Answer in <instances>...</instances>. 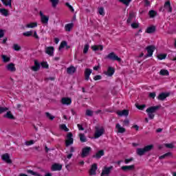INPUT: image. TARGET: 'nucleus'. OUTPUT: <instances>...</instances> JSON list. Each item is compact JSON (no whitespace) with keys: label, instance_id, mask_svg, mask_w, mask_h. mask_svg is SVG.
Masks as SVG:
<instances>
[{"label":"nucleus","instance_id":"a19ab883","mask_svg":"<svg viewBox=\"0 0 176 176\" xmlns=\"http://www.w3.org/2000/svg\"><path fill=\"white\" fill-rule=\"evenodd\" d=\"M98 12L100 16H105V12L104 11V7H100L98 8Z\"/></svg>","mask_w":176,"mask_h":176},{"label":"nucleus","instance_id":"bf43d9fd","mask_svg":"<svg viewBox=\"0 0 176 176\" xmlns=\"http://www.w3.org/2000/svg\"><path fill=\"white\" fill-rule=\"evenodd\" d=\"M33 144H34V140L26 141L25 142V144L27 145V146H30V145H33Z\"/></svg>","mask_w":176,"mask_h":176},{"label":"nucleus","instance_id":"4468645a","mask_svg":"<svg viewBox=\"0 0 176 176\" xmlns=\"http://www.w3.org/2000/svg\"><path fill=\"white\" fill-rule=\"evenodd\" d=\"M2 160L8 164H12V160H10V156L8 153H5L2 155Z\"/></svg>","mask_w":176,"mask_h":176},{"label":"nucleus","instance_id":"bb28decb","mask_svg":"<svg viewBox=\"0 0 176 176\" xmlns=\"http://www.w3.org/2000/svg\"><path fill=\"white\" fill-rule=\"evenodd\" d=\"M171 156H173V153L171 152H168L160 156L159 159L160 160H163V159H167V157H171Z\"/></svg>","mask_w":176,"mask_h":176},{"label":"nucleus","instance_id":"f03ea898","mask_svg":"<svg viewBox=\"0 0 176 176\" xmlns=\"http://www.w3.org/2000/svg\"><path fill=\"white\" fill-rule=\"evenodd\" d=\"M157 109H159V106L151 107L146 110V112L147 113L149 119H154L155 113H156Z\"/></svg>","mask_w":176,"mask_h":176},{"label":"nucleus","instance_id":"7ed1b4c3","mask_svg":"<svg viewBox=\"0 0 176 176\" xmlns=\"http://www.w3.org/2000/svg\"><path fill=\"white\" fill-rule=\"evenodd\" d=\"M105 58L108 60H111L112 61H118L120 63L122 61V58H119L115 52H111L107 56H105Z\"/></svg>","mask_w":176,"mask_h":176},{"label":"nucleus","instance_id":"3c124183","mask_svg":"<svg viewBox=\"0 0 176 176\" xmlns=\"http://www.w3.org/2000/svg\"><path fill=\"white\" fill-rule=\"evenodd\" d=\"M131 27L133 29L138 28V27H140V23H131Z\"/></svg>","mask_w":176,"mask_h":176},{"label":"nucleus","instance_id":"72a5a7b5","mask_svg":"<svg viewBox=\"0 0 176 176\" xmlns=\"http://www.w3.org/2000/svg\"><path fill=\"white\" fill-rule=\"evenodd\" d=\"M36 27H38V23L36 22L30 23L26 25L27 28H35Z\"/></svg>","mask_w":176,"mask_h":176},{"label":"nucleus","instance_id":"c85d7f7f","mask_svg":"<svg viewBox=\"0 0 176 176\" xmlns=\"http://www.w3.org/2000/svg\"><path fill=\"white\" fill-rule=\"evenodd\" d=\"M155 31H156V28L155 26H151V27L147 28L146 32L147 34H153Z\"/></svg>","mask_w":176,"mask_h":176},{"label":"nucleus","instance_id":"a18cd8bd","mask_svg":"<svg viewBox=\"0 0 176 176\" xmlns=\"http://www.w3.org/2000/svg\"><path fill=\"white\" fill-rule=\"evenodd\" d=\"M146 107V105L145 104H136V108H138V109H140V111H144V109H145Z\"/></svg>","mask_w":176,"mask_h":176},{"label":"nucleus","instance_id":"58836bf2","mask_svg":"<svg viewBox=\"0 0 176 176\" xmlns=\"http://www.w3.org/2000/svg\"><path fill=\"white\" fill-rule=\"evenodd\" d=\"M1 58L3 63H9V61H10V58L8 57L6 55H1Z\"/></svg>","mask_w":176,"mask_h":176},{"label":"nucleus","instance_id":"6ab92c4d","mask_svg":"<svg viewBox=\"0 0 176 176\" xmlns=\"http://www.w3.org/2000/svg\"><path fill=\"white\" fill-rule=\"evenodd\" d=\"M6 69L10 71V72H16V67H14V63H9L6 66Z\"/></svg>","mask_w":176,"mask_h":176},{"label":"nucleus","instance_id":"9d476101","mask_svg":"<svg viewBox=\"0 0 176 176\" xmlns=\"http://www.w3.org/2000/svg\"><path fill=\"white\" fill-rule=\"evenodd\" d=\"M39 14L41 16V23L43 24H47V23H49V16H45V14H43V12H42V11H40Z\"/></svg>","mask_w":176,"mask_h":176},{"label":"nucleus","instance_id":"49530a36","mask_svg":"<svg viewBox=\"0 0 176 176\" xmlns=\"http://www.w3.org/2000/svg\"><path fill=\"white\" fill-rule=\"evenodd\" d=\"M7 111H9V109L8 107H0V115H1V113L7 112Z\"/></svg>","mask_w":176,"mask_h":176},{"label":"nucleus","instance_id":"09e8293b","mask_svg":"<svg viewBox=\"0 0 176 176\" xmlns=\"http://www.w3.org/2000/svg\"><path fill=\"white\" fill-rule=\"evenodd\" d=\"M60 128L62 130H64V131H69V129L68 128H67V125H65V124H61L60 126Z\"/></svg>","mask_w":176,"mask_h":176},{"label":"nucleus","instance_id":"dca6fc26","mask_svg":"<svg viewBox=\"0 0 176 176\" xmlns=\"http://www.w3.org/2000/svg\"><path fill=\"white\" fill-rule=\"evenodd\" d=\"M45 53L48 54V56H53L54 54V47H47L45 48Z\"/></svg>","mask_w":176,"mask_h":176},{"label":"nucleus","instance_id":"4d7b16f0","mask_svg":"<svg viewBox=\"0 0 176 176\" xmlns=\"http://www.w3.org/2000/svg\"><path fill=\"white\" fill-rule=\"evenodd\" d=\"M85 115H87V116H93V111L87 110Z\"/></svg>","mask_w":176,"mask_h":176},{"label":"nucleus","instance_id":"393cba45","mask_svg":"<svg viewBox=\"0 0 176 176\" xmlns=\"http://www.w3.org/2000/svg\"><path fill=\"white\" fill-rule=\"evenodd\" d=\"M116 129L118 130V133H120L121 134H123V133H126V129L122 127V126H120V124H116Z\"/></svg>","mask_w":176,"mask_h":176},{"label":"nucleus","instance_id":"2f4dec72","mask_svg":"<svg viewBox=\"0 0 176 176\" xmlns=\"http://www.w3.org/2000/svg\"><path fill=\"white\" fill-rule=\"evenodd\" d=\"M134 17H135V14H134V12H131L126 21L127 23L130 24V23H131V21L133 20V19H134Z\"/></svg>","mask_w":176,"mask_h":176},{"label":"nucleus","instance_id":"f257e3e1","mask_svg":"<svg viewBox=\"0 0 176 176\" xmlns=\"http://www.w3.org/2000/svg\"><path fill=\"white\" fill-rule=\"evenodd\" d=\"M153 146L152 144L144 146L143 148H137L136 153L139 156H144L146 152L152 151Z\"/></svg>","mask_w":176,"mask_h":176},{"label":"nucleus","instance_id":"13d9d810","mask_svg":"<svg viewBox=\"0 0 176 176\" xmlns=\"http://www.w3.org/2000/svg\"><path fill=\"white\" fill-rule=\"evenodd\" d=\"M134 160V158L131 157L129 159H125L124 160V163L125 164H129V163H130V162H133Z\"/></svg>","mask_w":176,"mask_h":176},{"label":"nucleus","instance_id":"8fccbe9b","mask_svg":"<svg viewBox=\"0 0 176 176\" xmlns=\"http://www.w3.org/2000/svg\"><path fill=\"white\" fill-rule=\"evenodd\" d=\"M32 33H33L32 31H28V32H24L23 35L24 36H32Z\"/></svg>","mask_w":176,"mask_h":176},{"label":"nucleus","instance_id":"423d86ee","mask_svg":"<svg viewBox=\"0 0 176 176\" xmlns=\"http://www.w3.org/2000/svg\"><path fill=\"white\" fill-rule=\"evenodd\" d=\"M96 132L94 134V138H100V137H101V135H102V134H104V129L102 127L99 128L98 126H96Z\"/></svg>","mask_w":176,"mask_h":176},{"label":"nucleus","instance_id":"cd10ccee","mask_svg":"<svg viewBox=\"0 0 176 176\" xmlns=\"http://www.w3.org/2000/svg\"><path fill=\"white\" fill-rule=\"evenodd\" d=\"M92 50H94V52H97L98 50H100L102 51L104 49V46L102 45H93L91 47Z\"/></svg>","mask_w":176,"mask_h":176},{"label":"nucleus","instance_id":"c756f323","mask_svg":"<svg viewBox=\"0 0 176 176\" xmlns=\"http://www.w3.org/2000/svg\"><path fill=\"white\" fill-rule=\"evenodd\" d=\"M72 28H74V23H68L65 25V30L67 32H69Z\"/></svg>","mask_w":176,"mask_h":176},{"label":"nucleus","instance_id":"0e129e2a","mask_svg":"<svg viewBox=\"0 0 176 176\" xmlns=\"http://www.w3.org/2000/svg\"><path fill=\"white\" fill-rule=\"evenodd\" d=\"M149 97H151V98H155V97H156V93L155 92H152L149 94Z\"/></svg>","mask_w":176,"mask_h":176},{"label":"nucleus","instance_id":"79ce46f5","mask_svg":"<svg viewBox=\"0 0 176 176\" xmlns=\"http://www.w3.org/2000/svg\"><path fill=\"white\" fill-rule=\"evenodd\" d=\"M27 173H28V174H31L32 175H36V176H42V175L36 173V172H34L32 170H28Z\"/></svg>","mask_w":176,"mask_h":176},{"label":"nucleus","instance_id":"5fc2aeb1","mask_svg":"<svg viewBox=\"0 0 176 176\" xmlns=\"http://www.w3.org/2000/svg\"><path fill=\"white\" fill-rule=\"evenodd\" d=\"M41 65L43 68H49V65L47 64V62H42L41 63Z\"/></svg>","mask_w":176,"mask_h":176},{"label":"nucleus","instance_id":"de8ad7c7","mask_svg":"<svg viewBox=\"0 0 176 176\" xmlns=\"http://www.w3.org/2000/svg\"><path fill=\"white\" fill-rule=\"evenodd\" d=\"M89 47H90V46L89 45V44H86L84 47V50H83V54H86L87 53V52H89Z\"/></svg>","mask_w":176,"mask_h":176},{"label":"nucleus","instance_id":"4c0bfd02","mask_svg":"<svg viewBox=\"0 0 176 176\" xmlns=\"http://www.w3.org/2000/svg\"><path fill=\"white\" fill-rule=\"evenodd\" d=\"M50 1L52 3V8H56L57 5H58V2H60V0H50Z\"/></svg>","mask_w":176,"mask_h":176},{"label":"nucleus","instance_id":"473e14b6","mask_svg":"<svg viewBox=\"0 0 176 176\" xmlns=\"http://www.w3.org/2000/svg\"><path fill=\"white\" fill-rule=\"evenodd\" d=\"M3 5H5V6H9L10 8H12V0H8L6 2V0H1Z\"/></svg>","mask_w":176,"mask_h":176},{"label":"nucleus","instance_id":"a878e982","mask_svg":"<svg viewBox=\"0 0 176 176\" xmlns=\"http://www.w3.org/2000/svg\"><path fill=\"white\" fill-rule=\"evenodd\" d=\"M168 96H170V94L162 93L158 96L157 99L160 100V101H164V100H166Z\"/></svg>","mask_w":176,"mask_h":176},{"label":"nucleus","instance_id":"4be33fe9","mask_svg":"<svg viewBox=\"0 0 176 176\" xmlns=\"http://www.w3.org/2000/svg\"><path fill=\"white\" fill-rule=\"evenodd\" d=\"M3 118H6L7 119H10V120H14L16 118L12 114V111H7V113L3 116Z\"/></svg>","mask_w":176,"mask_h":176},{"label":"nucleus","instance_id":"052dcab7","mask_svg":"<svg viewBox=\"0 0 176 176\" xmlns=\"http://www.w3.org/2000/svg\"><path fill=\"white\" fill-rule=\"evenodd\" d=\"M13 49L16 51H19V50H20V49H21V47L19 45L14 44L13 46Z\"/></svg>","mask_w":176,"mask_h":176},{"label":"nucleus","instance_id":"1a4fd4ad","mask_svg":"<svg viewBox=\"0 0 176 176\" xmlns=\"http://www.w3.org/2000/svg\"><path fill=\"white\" fill-rule=\"evenodd\" d=\"M113 168V166H111L109 167L104 166V170H102L101 176H108L109 175L111 170Z\"/></svg>","mask_w":176,"mask_h":176},{"label":"nucleus","instance_id":"69168bd1","mask_svg":"<svg viewBox=\"0 0 176 176\" xmlns=\"http://www.w3.org/2000/svg\"><path fill=\"white\" fill-rule=\"evenodd\" d=\"M123 123L124 126H129V124H130V121H129V120H124Z\"/></svg>","mask_w":176,"mask_h":176},{"label":"nucleus","instance_id":"39448f33","mask_svg":"<svg viewBox=\"0 0 176 176\" xmlns=\"http://www.w3.org/2000/svg\"><path fill=\"white\" fill-rule=\"evenodd\" d=\"M91 151V147H85L82 149V153H81V157L85 158L87 157L89 155H90V152Z\"/></svg>","mask_w":176,"mask_h":176},{"label":"nucleus","instance_id":"338daca9","mask_svg":"<svg viewBox=\"0 0 176 176\" xmlns=\"http://www.w3.org/2000/svg\"><path fill=\"white\" fill-rule=\"evenodd\" d=\"M33 36L34 38H35V39H39V36H38V33H36V31H34Z\"/></svg>","mask_w":176,"mask_h":176},{"label":"nucleus","instance_id":"37998d69","mask_svg":"<svg viewBox=\"0 0 176 176\" xmlns=\"http://www.w3.org/2000/svg\"><path fill=\"white\" fill-rule=\"evenodd\" d=\"M67 41H62L59 46V50H61V49H64V47L67 46Z\"/></svg>","mask_w":176,"mask_h":176},{"label":"nucleus","instance_id":"ddd939ff","mask_svg":"<svg viewBox=\"0 0 176 176\" xmlns=\"http://www.w3.org/2000/svg\"><path fill=\"white\" fill-rule=\"evenodd\" d=\"M61 104L63 105H71L72 104V99L71 98H63L61 99Z\"/></svg>","mask_w":176,"mask_h":176},{"label":"nucleus","instance_id":"9b49d317","mask_svg":"<svg viewBox=\"0 0 176 176\" xmlns=\"http://www.w3.org/2000/svg\"><path fill=\"white\" fill-rule=\"evenodd\" d=\"M146 49L147 52H148L146 57H152V56L153 54V52H155V46L149 45Z\"/></svg>","mask_w":176,"mask_h":176},{"label":"nucleus","instance_id":"412c9836","mask_svg":"<svg viewBox=\"0 0 176 176\" xmlns=\"http://www.w3.org/2000/svg\"><path fill=\"white\" fill-rule=\"evenodd\" d=\"M104 150H100L96 153V155H93V157H94L95 159H101V156H104Z\"/></svg>","mask_w":176,"mask_h":176},{"label":"nucleus","instance_id":"5701e85b","mask_svg":"<svg viewBox=\"0 0 176 176\" xmlns=\"http://www.w3.org/2000/svg\"><path fill=\"white\" fill-rule=\"evenodd\" d=\"M115 74V69L112 67H109L107 72H105V75L107 76H112Z\"/></svg>","mask_w":176,"mask_h":176},{"label":"nucleus","instance_id":"b1692460","mask_svg":"<svg viewBox=\"0 0 176 176\" xmlns=\"http://www.w3.org/2000/svg\"><path fill=\"white\" fill-rule=\"evenodd\" d=\"M75 72H76V68H75V67L70 66V67H67V73L69 75H72L73 74H75Z\"/></svg>","mask_w":176,"mask_h":176},{"label":"nucleus","instance_id":"c9c22d12","mask_svg":"<svg viewBox=\"0 0 176 176\" xmlns=\"http://www.w3.org/2000/svg\"><path fill=\"white\" fill-rule=\"evenodd\" d=\"M79 137H80V141L81 142H87V139L86 138V136H85V134L80 133Z\"/></svg>","mask_w":176,"mask_h":176},{"label":"nucleus","instance_id":"6e6d98bb","mask_svg":"<svg viewBox=\"0 0 176 176\" xmlns=\"http://www.w3.org/2000/svg\"><path fill=\"white\" fill-rule=\"evenodd\" d=\"M164 146H166V148H168L169 149H173L174 148V144H165Z\"/></svg>","mask_w":176,"mask_h":176},{"label":"nucleus","instance_id":"e2e57ef3","mask_svg":"<svg viewBox=\"0 0 176 176\" xmlns=\"http://www.w3.org/2000/svg\"><path fill=\"white\" fill-rule=\"evenodd\" d=\"M101 78L102 77L100 75L95 76L94 78V80H100Z\"/></svg>","mask_w":176,"mask_h":176},{"label":"nucleus","instance_id":"aec40b11","mask_svg":"<svg viewBox=\"0 0 176 176\" xmlns=\"http://www.w3.org/2000/svg\"><path fill=\"white\" fill-rule=\"evenodd\" d=\"M135 166L134 165H130V166H124L121 167V170L123 171H131L134 170Z\"/></svg>","mask_w":176,"mask_h":176},{"label":"nucleus","instance_id":"f3484780","mask_svg":"<svg viewBox=\"0 0 176 176\" xmlns=\"http://www.w3.org/2000/svg\"><path fill=\"white\" fill-rule=\"evenodd\" d=\"M40 68L41 64H39V62H38V60H34V65L32 67V71L36 72V71H39Z\"/></svg>","mask_w":176,"mask_h":176},{"label":"nucleus","instance_id":"6e6552de","mask_svg":"<svg viewBox=\"0 0 176 176\" xmlns=\"http://www.w3.org/2000/svg\"><path fill=\"white\" fill-rule=\"evenodd\" d=\"M98 168L97 164H93L89 170V175H96Z\"/></svg>","mask_w":176,"mask_h":176},{"label":"nucleus","instance_id":"774afa93","mask_svg":"<svg viewBox=\"0 0 176 176\" xmlns=\"http://www.w3.org/2000/svg\"><path fill=\"white\" fill-rule=\"evenodd\" d=\"M4 35H5V32H3V30L0 29V38H3Z\"/></svg>","mask_w":176,"mask_h":176},{"label":"nucleus","instance_id":"7c9ffc66","mask_svg":"<svg viewBox=\"0 0 176 176\" xmlns=\"http://www.w3.org/2000/svg\"><path fill=\"white\" fill-rule=\"evenodd\" d=\"M160 75H161V76H168V75H170V73L167 69H161L160 71Z\"/></svg>","mask_w":176,"mask_h":176},{"label":"nucleus","instance_id":"2eb2a0df","mask_svg":"<svg viewBox=\"0 0 176 176\" xmlns=\"http://www.w3.org/2000/svg\"><path fill=\"white\" fill-rule=\"evenodd\" d=\"M63 170V165L59 164H54L52 166V171H61Z\"/></svg>","mask_w":176,"mask_h":176},{"label":"nucleus","instance_id":"a211bd4d","mask_svg":"<svg viewBox=\"0 0 176 176\" xmlns=\"http://www.w3.org/2000/svg\"><path fill=\"white\" fill-rule=\"evenodd\" d=\"M116 113L118 116H129V110L117 111Z\"/></svg>","mask_w":176,"mask_h":176},{"label":"nucleus","instance_id":"680f3d73","mask_svg":"<svg viewBox=\"0 0 176 176\" xmlns=\"http://www.w3.org/2000/svg\"><path fill=\"white\" fill-rule=\"evenodd\" d=\"M77 127L78 130H80V131H83V130H85V128H83V126H82L80 124H77Z\"/></svg>","mask_w":176,"mask_h":176},{"label":"nucleus","instance_id":"e433bc0d","mask_svg":"<svg viewBox=\"0 0 176 176\" xmlns=\"http://www.w3.org/2000/svg\"><path fill=\"white\" fill-rule=\"evenodd\" d=\"M118 2L125 5V6H129V5H130V2H131V0H118Z\"/></svg>","mask_w":176,"mask_h":176},{"label":"nucleus","instance_id":"f8f14e48","mask_svg":"<svg viewBox=\"0 0 176 176\" xmlns=\"http://www.w3.org/2000/svg\"><path fill=\"white\" fill-rule=\"evenodd\" d=\"M92 72H93V70L91 69H89V68L85 69L84 72L85 80H89L90 79V75H91Z\"/></svg>","mask_w":176,"mask_h":176},{"label":"nucleus","instance_id":"ea45409f","mask_svg":"<svg viewBox=\"0 0 176 176\" xmlns=\"http://www.w3.org/2000/svg\"><path fill=\"white\" fill-rule=\"evenodd\" d=\"M157 12L156 11L151 10L148 12V16H150L151 19H153V17H155V16H156Z\"/></svg>","mask_w":176,"mask_h":176},{"label":"nucleus","instance_id":"864d4df0","mask_svg":"<svg viewBox=\"0 0 176 176\" xmlns=\"http://www.w3.org/2000/svg\"><path fill=\"white\" fill-rule=\"evenodd\" d=\"M66 6H67V8H69V10H71V12H72L74 13V12H75V10H74V7H72V6L69 5V3H65Z\"/></svg>","mask_w":176,"mask_h":176},{"label":"nucleus","instance_id":"0eeeda50","mask_svg":"<svg viewBox=\"0 0 176 176\" xmlns=\"http://www.w3.org/2000/svg\"><path fill=\"white\" fill-rule=\"evenodd\" d=\"M72 137V133H67V140L65 141L66 146H69V145L74 144V138Z\"/></svg>","mask_w":176,"mask_h":176},{"label":"nucleus","instance_id":"20e7f679","mask_svg":"<svg viewBox=\"0 0 176 176\" xmlns=\"http://www.w3.org/2000/svg\"><path fill=\"white\" fill-rule=\"evenodd\" d=\"M160 10L163 12H168V13H171L173 12V7H171V3L170 1L165 2L164 7L161 8Z\"/></svg>","mask_w":176,"mask_h":176},{"label":"nucleus","instance_id":"c03bdc74","mask_svg":"<svg viewBox=\"0 0 176 176\" xmlns=\"http://www.w3.org/2000/svg\"><path fill=\"white\" fill-rule=\"evenodd\" d=\"M45 116L47 119H50V120H53L54 119V116L50 114L49 112H46Z\"/></svg>","mask_w":176,"mask_h":176},{"label":"nucleus","instance_id":"f704fd0d","mask_svg":"<svg viewBox=\"0 0 176 176\" xmlns=\"http://www.w3.org/2000/svg\"><path fill=\"white\" fill-rule=\"evenodd\" d=\"M0 13L3 16H9V11L5 8H0Z\"/></svg>","mask_w":176,"mask_h":176},{"label":"nucleus","instance_id":"603ef678","mask_svg":"<svg viewBox=\"0 0 176 176\" xmlns=\"http://www.w3.org/2000/svg\"><path fill=\"white\" fill-rule=\"evenodd\" d=\"M166 57H167L166 54H160L157 56L158 60H164V58H166Z\"/></svg>","mask_w":176,"mask_h":176}]
</instances>
